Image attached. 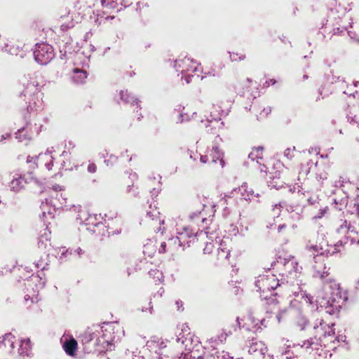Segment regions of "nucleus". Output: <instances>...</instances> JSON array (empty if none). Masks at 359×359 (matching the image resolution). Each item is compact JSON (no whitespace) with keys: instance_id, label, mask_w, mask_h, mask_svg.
I'll return each mask as SVG.
<instances>
[{"instance_id":"f257e3e1","label":"nucleus","mask_w":359,"mask_h":359,"mask_svg":"<svg viewBox=\"0 0 359 359\" xmlns=\"http://www.w3.org/2000/svg\"><path fill=\"white\" fill-rule=\"evenodd\" d=\"M273 270H276L281 277L280 280L284 290L288 293V297L294 296V299L290 301V307H297V303L310 306L313 304V297L308 295L299 287V277L302 267L299 266L294 257L288 258L278 257L276 262L271 264Z\"/></svg>"},{"instance_id":"f03ea898","label":"nucleus","mask_w":359,"mask_h":359,"mask_svg":"<svg viewBox=\"0 0 359 359\" xmlns=\"http://www.w3.org/2000/svg\"><path fill=\"white\" fill-rule=\"evenodd\" d=\"M314 277L323 281V285L320 293L321 304L326 308L329 314L338 313L342 307L344 302L347 299V294L344 292L340 285L332 278H327L328 271L325 267L323 271L316 269Z\"/></svg>"},{"instance_id":"7ed1b4c3","label":"nucleus","mask_w":359,"mask_h":359,"mask_svg":"<svg viewBox=\"0 0 359 359\" xmlns=\"http://www.w3.org/2000/svg\"><path fill=\"white\" fill-rule=\"evenodd\" d=\"M337 233L339 235L341 240L334 245H326L325 247L317 245H307L308 251L313 257L316 263L324 262V257L334 255L341 251L343 243L350 241L351 244L359 243V237L355 228L347 221H341V224L337 229Z\"/></svg>"},{"instance_id":"20e7f679","label":"nucleus","mask_w":359,"mask_h":359,"mask_svg":"<svg viewBox=\"0 0 359 359\" xmlns=\"http://www.w3.org/2000/svg\"><path fill=\"white\" fill-rule=\"evenodd\" d=\"M124 336L123 328L116 323H104L103 325L96 326L95 330H88L82 337V341L85 344L95 340V344L103 348H108L113 342H116Z\"/></svg>"},{"instance_id":"39448f33","label":"nucleus","mask_w":359,"mask_h":359,"mask_svg":"<svg viewBox=\"0 0 359 359\" xmlns=\"http://www.w3.org/2000/svg\"><path fill=\"white\" fill-rule=\"evenodd\" d=\"M23 90L20 97H24L27 110L29 114L37 115L43 109V93L39 88V83L35 79L23 83Z\"/></svg>"},{"instance_id":"423d86ee","label":"nucleus","mask_w":359,"mask_h":359,"mask_svg":"<svg viewBox=\"0 0 359 359\" xmlns=\"http://www.w3.org/2000/svg\"><path fill=\"white\" fill-rule=\"evenodd\" d=\"M334 323H326L322 319H317L313 323L315 339H310L304 341L301 347L306 350L309 348L318 350L319 346H321V341L324 339L334 334Z\"/></svg>"},{"instance_id":"0eeeda50","label":"nucleus","mask_w":359,"mask_h":359,"mask_svg":"<svg viewBox=\"0 0 359 359\" xmlns=\"http://www.w3.org/2000/svg\"><path fill=\"white\" fill-rule=\"evenodd\" d=\"M212 228L207 229L205 231H198L190 226H184L182 229H177V238L180 245H182L184 248L189 247L191 243H194L196 241H203L205 238L210 239L217 238V236H213L214 233H210Z\"/></svg>"},{"instance_id":"6e6552de","label":"nucleus","mask_w":359,"mask_h":359,"mask_svg":"<svg viewBox=\"0 0 359 359\" xmlns=\"http://www.w3.org/2000/svg\"><path fill=\"white\" fill-rule=\"evenodd\" d=\"M281 280L276 277V275L273 273L271 269L265 271V273L259 275L255 281V286L257 288V291L266 294L271 290H273L280 286L283 288V284L280 283ZM264 299H267V295L261 294Z\"/></svg>"},{"instance_id":"1a4fd4ad","label":"nucleus","mask_w":359,"mask_h":359,"mask_svg":"<svg viewBox=\"0 0 359 359\" xmlns=\"http://www.w3.org/2000/svg\"><path fill=\"white\" fill-rule=\"evenodd\" d=\"M168 341L156 336L151 337L147 341L146 347L149 351L148 359H169L167 355Z\"/></svg>"},{"instance_id":"9d476101","label":"nucleus","mask_w":359,"mask_h":359,"mask_svg":"<svg viewBox=\"0 0 359 359\" xmlns=\"http://www.w3.org/2000/svg\"><path fill=\"white\" fill-rule=\"evenodd\" d=\"M76 208L78 209L76 219L80 224L86 226L88 231L95 233L98 229L103 226L104 217L101 214H91L86 210L81 209V206Z\"/></svg>"},{"instance_id":"9b49d317","label":"nucleus","mask_w":359,"mask_h":359,"mask_svg":"<svg viewBox=\"0 0 359 359\" xmlns=\"http://www.w3.org/2000/svg\"><path fill=\"white\" fill-rule=\"evenodd\" d=\"M198 67L196 61L187 57L176 60L174 65L176 72L181 74V80H184L186 83H190L193 74L198 70Z\"/></svg>"},{"instance_id":"f8f14e48","label":"nucleus","mask_w":359,"mask_h":359,"mask_svg":"<svg viewBox=\"0 0 359 359\" xmlns=\"http://www.w3.org/2000/svg\"><path fill=\"white\" fill-rule=\"evenodd\" d=\"M33 54L35 61L41 65L48 64L55 57L53 47L46 43H36Z\"/></svg>"},{"instance_id":"ddd939ff","label":"nucleus","mask_w":359,"mask_h":359,"mask_svg":"<svg viewBox=\"0 0 359 359\" xmlns=\"http://www.w3.org/2000/svg\"><path fill=\"white\" fill-rule=\"evenodd\" d=\"M35 284V288L32 287V290H29V288L27 289V294L24 297V301L25 304L29 306V302L31 304L37 303L39 301L38 299V292L39 289H41L45 285V281L42 280V278L39 276H34L32 275L29 280H27V283L26 284L28 287H31L32 284Z\"/></svg>"},{"instance_id":"4468645a","label":"nucleus","mask_w":359,"mask_h":359,"mask_svg":"<svg viewBox=\"0 0 359 359\" xmlns=\"http://www.w3.org/2000/svg\"><path fill=\"white\" fill-rule=\"evenodd\" d=\"M226 196L252 201L255 198H259L260 194H255L252 188L249 187L246 183H243L240 187L232 189Z\"/></svg>"},{"instance_id":"2eb2a0df","label":"nucleus","mask_w":359,"mask_h":359,"mask_svg":"<svg viewBox=\"0 0 359 359\" xmlns=\"http://www.w3.org/2000/svg\"><path fill=\"white\" fill-rule=\"evenodd\" d=\"M294 177L290 175V170L283 166L281 170L276 171L273 175L271 180L269 181V187L279 189L283 187L286 182L292 181Z\"/></svg>"},{"instance_id":"dca6fc26","label":"nucleus","mask_w":359,"mask_h":359,"mask_svg":"<svg viewBox=\"0 0 359 359\" xmlns=\"http://www.w3.org/2000/svg\"><path fill=\"white\" fill-rule=\"evenodd\" d=\"M18 341L19 339L11 333L6 334L0 342V353L4 352L13 357H17Z\"/></svg>"},{"instance_id":"f3484780","label":"nucleus","mask_w":359,"mask_h":359,"mask_svg":"<svg viewBox=\"0 0 359 359\" xmlns=\"http://www.w3.org/2000/svg\"><path fill=\"white\" fill-rule=\"evenodd\" d=\"M177 343L179 345L182 346V348H184V350L187 351V353H182L178 359H191L192 358L191 353L198 345V340L196 339L194 340L193 336L189 334L185 337H182L178 338ZM193 358H195V356H193Z\"/></svg>"},{"instance_id":"a211bd4d","label":"nucleus","mask_w":359,"mask_h":359,"mask_svg":"<svg viewBox=\"0 0 359 359\" xmlns=\"http://www.w3.org/2000/svg\"><path fill=\"white\" fill-rule=\"evenodd\" d=\"M270 304L271 306V312L275 313L277 321L280 323L287 316L289 312L287 303L285 302L283 298L280 299H272Z\"/></svg>"},{"instance_id":"6ab92c4d","label":"nucleus","mask_w":359,"mask_h":359,"mask_svg":"<svg viewBox=\"0 0 359 359\" xmlns=\"http://www.w3.org/2000/svg\"><path fill=\"white\" fill-rule=\"evenodd\" d=\"M208 154H199L200 161L202 163H206L209 161V157L212 163H217L218 161L222 168L224 166V161L223 160L224 154L219 149L217 146H213L212 148L208 151Z\"/></svg>"},{"instance_id":"aec40b11","label":"nucleus","mask_w":359,"mask_h":359,"mask_svg":"<svg viewBox=\"0 0 359 359\" xmlns=\"http://www.w3.org/2000/svg\"><path fill=\"white\" fill-rule=\"evenodd\" d=\"M210 233H214L213 236H217V238L215 239V244L218 245L217 248V259L219 260L227 259L230 255V250L226 247V242L221 239L219 236V232L217 231L215 227H212Z\"/></svg>"},{"instance_id":"412c9836","label":"nucleus","mask_w":359,"mask_h":359,"mask_svg":"<svg viewBox=\"0 0 359 359\" xmlns=\"http://www.w3.org/2000/svg\"><path fill=\"white\" fill-rule=\"evenodd\" d=\"M45 122V118L39 114L36 118H34L30 122L27 123L25 126L34 138L41 132Z\"/></svg>"},{"instance_id":"4be33fe9","label":"nucleus","mask_w":359,"mask_h":359,"mask_svg":"<svg viewBox=\"0 0 359 359\" xmlns=\"http://www.w3.org/2000/svg\"><path fill=\"white\" fill-rule=\"evenodd\" d=\"M53 148L48 149L44 153H41L36 156V166H44L48 170H50L53 165L54 158L52 156Z\"/></svg>"},{"instance_id":"5701e85b","label":"nucleus","mask_w":359,"mask_h":359,"mask_svg":"<svg viewBox=\"0 0 359 359\" xmlns=\"http://www.w3.org/2000/svg\"><path fill=\"white\" fill-rule=\"evenodd\" d=\"M48 199L50 201V205L57 210H70L72 206L68 203L65 193H60L58 196H49Z\"/></svg>"},{"instance_id":"b1692460","label":"nucleus","mask_w":359,"mask_h":359,"mask_svg":"<svg viewBox=\"0 0 359 359\" xmlns=\"http://www.w3.org/2000/svg\"><path fill=\"white\" fill-rule=\"evenodd\" d=\"M248 159L253 163L258 165L257 168L260 172H266L265 165L263 164V147H258L252 150L248 155Z\"/></svg>"},{"instance_id":"393cba45","label":"nucleus","mask_w":359,"mask_h":359,"mask_svg":"<svg viewBox=\"0 0 359 359\" xmlns=\"http://www.w3.org/2000/svg\"><path fill=\"white\" fill-rule=\"evenodd\" d=\"M102 6L108 10L118 12L127 6L124 0H100Z\"/></svg>"},{"instance_id":"a878e982","label":"nucleus","mask_w":359,"mask_h":359,"mask_svg":"<svg viewBox=\"0 0 359 359\" xmlns=\"http://www.w3.org/2000/svg\"><path fill=\"white\" fill-rule=\"evenodd\" d=\"M40 208L41 210V216L43 219H48L53 218L55 213L57 210L55 207L50 205V201L46 198L45 201H43L41 204Z\"/></svg>"},{"instance_id":"bb28decb","label":"nucleus","mask_w":359,"mask_h":359,"mask_svg":"<svg viewBox=\"0 0 359 359\" xmlns=\"http://www.w3.org/2000/svg\"><path fill=\"white\" fill-rule=\"evenodd\" d=\"M50 247V232L48 229H44L39 236L38 248L41 250L49 251Z\"/></svg>"},{"instance_id":"cd10ccee","label":"nucleus","mask_w":359,"mask_h":359,"mask_svg":"<svg viewBox=\"0 0 359 359\" xmlns=\"http://www.w3.org/2000/svg\"><path fill=\"white\" fill-rule=\"evenodd\" d=\"M248 352L250 354L260 355L264 357L267 352V347L261 341H252L249 347Z\"/></svg>"},{"instance_id":"c85d7f7f","label":"nucleus","mask_w":359,"mask_h":359,"mask_svg":"<svg viewBox=\"0 0 359 359\" xmlns=\"http://www.w3.org/2000/svg\"><path fill=\"white\" fill-rule=\"evenodd\" d=\"M284 208L287 212L291 214V217L293 219H299L302 213L303 212V205L299 203H286L284 202Z\"/></svg>"},{"instance_id":"c756f323","label":"nucleus","mask_w":359,"mask_h":359,"mask_svg":"<svg viewBox=\"0 0 359 359\" xmlns=\"http://www.w3.org/2000/svg\"><path fill=\"white\" fill-rule=\"evenodd\" d=\"M145 219L147 222H151L154 224H163L164 219L161 217L160 212L156 208L150 207V210L147 212Z\"/></svg>"},{"instance_id":"7c9ffc66","label":"nucleus","mask_w":359,"mask_h":359,"mask_svg":"<svg viewBox=\"0 0 359 359\" xmlns=\"http://www.w3.org/2000/svg\"><path fill=\"white\" fill-rule=\"evenodd\" d=\"M32 346L29 339H19L17 348V356H28L31 352Z\"/></svg>"},{"instance_id":"2f4dec72","label":"nucleus","mask_w":359,"mask_h":359,"mask_svg":"<svg viewBox=\"0 0 359 359\" xmlns=\"http://www.w3.org/2000/svg\"><path fill=\"white\" fill-rule=\"evenodd\" d=\"M27 183L24 177L20 175H15L9 184L10 189L14 192H19L24 189Z\"/></svg>"},{"instance_id":"473e14b6","label":"nucleus","mask_w":359,"mask_h":359,"mask_svg":"<svg viewBox=\"0 0 359 359\" xmlns=\"http://www.w3.org/2000/svg\"><path fill=\"white\" fill-rule=\"evenodd\" d=\"M231 334V332L229 331L226 332V331H222L217 336L215 337H212L207 341L208 348H212V349L216 348V346L219 344L224 343L227 337Z\"/></svg>"},{"instance_id":"72a5a7b5","label":"nucleus","mask_w":359,"mask_h":359,"mask_svg":"<svg viewBox=\"0 0 359 359\" xmlns=\"http://www.w3.org/2000/svg\"><path fill=\"white\" fill-rule=\"evenodd\" d=\"M250 323L247 329L252 332H257L262 328V326L266 327L264 325L265 320L257 318L255 315H250L248 319Z\"/></svg>"},{"instance_id":"f704fd0d","label":"nucleus","mask_w":359,"mask_h":359,"mask_svg":"<svg viewBox=\"0 0 359 359\" xmlns=\"http://www.w3.org/2000/svg\"><path fill=\"white\" fill-rule=\"evenodd\" d=\"M77 341L74 338L66 339L63 343V348L65 353L69 355H74L77 349Z\"/></svg>"},{"instance_id":"c9c22d12","label":"nucleus","mask_w":359,"mask_h":359,"mask_svg":"<svg viewBox=\"0 0 359 359\" xmlns=\"http://www.w3.org/2000/svg\"><path fill=\"white\" fill-rule=\"evenodd\" d=\"M294 313L296 314L294 319V323L296 326L299 327L300 330H305L309 325V320L307 318L302 314V311L299 310H295Z\"/></svg>"},{"instance_id":"e433bc0d","label":"nucleus","mask_w":359,"mask_h":359,"mask_svg":"<svg viewBox=\"0 0 359 359\" xmlns=\"http://www.w3.org/2000/svg\"><path fill=\"white\" fill-rule=\"evenodd\" d=\"M15 138L21 142L28 143L33 137L32 135L27 131L25 126L18 129L15 133Z\"/></svg>"},{"instance_id":"4c0bfd02","label":"nucleus","mask_w":359,"mask_h":359,"mask_svg":"<svg viewBox=\"0 0 359 359\" xmlns=\"http://www.w3.org/2000/svg\"><path fill=\"white\" fill-rule=\"evenodd\" d=\"M3 50L11 55L19 56L21 58L24 57L26 55V50L18 46L6 44Z\"/></svg>"},{"instance_id":"58836bf2","label":"nucleus","mask_w":359,"mask_h":359,"mask_svg":"<svg viewBox=\"0 0 359 359\" xmlns=\"http://www.w3.org/2000/svg\"><path fill=\"white\" fill-rule=\"evenodd\" d=\"M220 121L221 118L219 116L210 114V119H207L206 122L208 124L205 123V126L206 128H210V130L221 128L224 126V123Z\"/></svg>"},{"instance_id":"ea45409f","label":"nucleus","mask_w":359,"mask_h":359,"mask_svg":"<svg viewBox=\"0 0 359 359\" xmlns=\"http://www.w3.org/2000/svg\"><path fill=\"white\" fill-rule=\"evenodd\" d=\"M87 78V72L79 69H74L72 76V81L76 83H83Z\"/></svg>"},{"instance_id":"a19ab883","label":"nucleus","mask_w":359,"mask_h":359,"mask_svg":"<svg viewBox=\"0 0 359 359\" xmlns=\"http://www.w3.org/2000/svg\"><path fill=\"white\" fill-rule=\"evenodd\" d=\"M168 252L173 253L178 250L180 248L184 249L182 245H180L177 237H172L169 238L168 241Z\"/></svg>"},{"instance_id":"79ce46f5","label":"nucleus","mask_w":359,"mask_h":359,"mask_svg":"<svg viewBox=\"0 0 359 359\" xmlns=\"http://www.w3.org/2000/svg\"><path fill=\"white\" fill-rule=\"evenodd\" d=\"M121 100L125 103H130L132 105L135 104H137L138 101L137 98H135L128 90H121L119 93Z\"/></svg>"},{"instance_id":"37998d69","label":"nucleus","mask_w":359,"mask_h":359,"mask_svg":"<svg viewBox=\"0 0 359 359\" xmlns=\"http://www.w3.org/2000/svg\"><path fill=\"white\" fill-rule=\"evenodd\" d=\"M349 123L359 128V107L349 111L347 115Z\"/></svg>"},{"instance_id":"c03bdc74","label":"nucleus","mask_w":359,"mask_h":359,"mask_svg":"<svg viewBox=\"0 0 359 359\" xmlns=\"http://www.w3.org/2000/svg\"><path fill=\"white\" fill-rule=\"evenodd\" d=\"M155 248V242L153 241H149L146 244H144L143 252L149 257H151L156 252Z\"/></svg>"},{"instance_id":"a18cd8bd","label":"nucleus","mask_w":359,"mask_h":359,"mask_svg":"<svg viewBox=\"0 0 359 359\" xmlns=\"http://www.w3.org/2000/svg\"><path fill=\"white\" fill-rule=\"evenodd\" d=\"M48 262V255L44 254L38 261L35 262L36 268L41 271L46 269Z\"/></svg>"},{"instance_id":"49530a36","label":"nucleus","mask_w":359,"mask_h":359,"mask_svg":"<svg viewBox=\"0 0 359 359\" xmlns=\"http://www.w3.org/2000/svg\"><path fill=\"white\" fill-rule=\"evenodd\" d=\"M113 16L105 15L103 12H97L96 14V18H95V22L97 25H100L102 23H104L109 19H113Z\"/></svg>"},{"instance_id":"de8ad7c7","label":"nucleus","mask_w":359,"mask_h":359,"mask_svg":"<svg viewBox=\"0 0 359 359\" xmlns=\"http://www.w3.org/2000/svg\"><path fill=\"white\" fill-rule=\"evenodd\" d=\"M49 196H58L60 193H65L63 187L59 184L53 185L48 190Z\"/></svg>"},{"instance_id":"09e8293b","label":"nucleus","mask_w":359,"mask_h":359,"mask_svg":"<svg viewBox=\"0 0 359 359\" xmlns=\"http://www.w3.org/2000/svg\"><path fill=\"white\" fill-rule=\"evenodd\" d=\"M205 239H208V241L205 243V247L203 249L205 254H210L212 252L213 248L215 244V239H210L209 238H205L203 241H204Z\"/></svg>"},{"instance_id":"8fccbe9b","label":"nucleus","mask_w":359,"mask_h":359,"mask_svg":"<svg viewBox=\"0 0 359 359\" xmlns=\"http://www.w3.org/2000/svg\"><path fill=\"white\" fill-rule=\"evenodd\" d=\"M149 273V276L156 281L162 282L163 280V273L158 269H151Z\"/></svg>"},{"instance_id":"3c124183","label":"nucleus","mask_w":359,"mask_h":359,"mask_svg":"<svg viewBox=\"0 0 359 359\" xmlns=\"http://www.w3.org/2000/svg\"><path fill=\"white\" fill-rule=\"evenodd\" d=\"M283 208L284 203H279L278 204H275L271 210L273 216L277 218L279 217L281 213V210Z\"/></svg>"},{"instance_id":"603ef678","label":"nucleus","mask_w":359,"mask_h":359,"mask_svg":"<svg viewBox=\"0 0 359 359\" xmlns=\"http://www.w3.org/2000/svg\"><path fill=\"white\" fill-rule=\"evenodd\" d=\"M230 60L232 62L242 61L245 59V55L234 52H229Z\"/></svg>"},{"instance_id":"864d4df0","label":"nucleus","mask_w":359,"mask_h":359,"mask_svg":"<svg viewBox=\"0 0 359 359\" xmlns=\"http://www.w3.org/2000/svg\"><path fill=\"white\" fill-rule=\"evenodd\" d=\"M182 109H184V107H182ZM181 109H182L181 107H180L178 109H175V111H177L180 112V114H179L178 118H177V122L183 123L185 121H189L191 119L190 116L186 113H182Z\"/></svg>"},{"instance_id":"5fc2aeb1","label":"nucleus","mask_w":359,"mask_h":359,"mask_svg":"<svg viewBox=\"0 0 359 359\" xmlns=\"http://www.w3.org/2000/svg\"><path fill=\"white\" fill-rule=\"evenodd\" d=\"M206 208V205H203V210L201 212H193L190 215V218L191 219H196L197 217H199L202 222H204L206 219V214L205 213L204 208Z\"/></svg>"},{"instance_id":"6e6d98bb","label":"nucleus","mask_w":359,"mask_h":359,"mask_svg":"<svg viewBox=\"0 0 359 359\" xmlns=\"http://www.w3.org/2000/svg\"><path fill=\"white\" fill-rule=\"evenodd\" d=\"M316 180L323 183L327 178V173L324 170H318L316 174Z\"/></svg>"},{"instance_id":"4d7b16f0","label":"nucleus","mask_w":359,"mask_h":359,"mask_svg":"<svg viewBox=\"0 0 359 359\" xmlns=\"http://www.w3.org/2000/svg\"><path fill=\"white\" fill-rule=\"evenodd\" d=\"M353 88H359V81H356L352 86H348V90H344V93L345 94H347L349 96L352 95V96L355 97V94L358 93V90L353 91L352 90Z\"/></svg>"},{"instance_id":"13d9d810","label":"nucleus","mask_w":359,"mask_h":359,"mask_svg":"<svg viewBox=\"0 0 359 359\" xmlns=\"http://www.w3.org/2000/svg\"><path fill=\"white\" fill-rule=\"evenodd\" d=\"M216 358L217 359H233V357L230 356L229 353L222 351L216 352Z\"/></svg>"},{"instance_id":"bf43d9fd","label":"nucleus","mask_w":359,"mask_h":359,"mask_svg":"<svg viewBox=\"0 0 359 359\" xmlns=\"http://www.w3.org/2000/svg\"><path fill=\"white\" fill-rule=\"evenodd\" d=\"M347 181L346 177H344L343 176H339L338 180H335L334 182V186L336 187H341L344 186V183H346Z\"/></svg>"},{"instance_id":"052dcab7","label":"nucleus","mask_w":359,"mask_h":359,"mask_svg":"<svg viewBox=\"0 0 359 359\" xmlns=\"http://www.w3.org/2000/svg\"><path fill=\"white\" fill-rule=\"evenodd\" d=\"M295 150V147L287 148L284 151V156H285L288 159L292 158L294 156V152Z\"/></svg>"},{"instance_id":"680f3d73","label":"nucleus","mask_w":359,"mask_h":359,"mask_svg":"<svg viewBox=\"0 0 359 359\" xmlns=\"http://www.w3.org/2000/svg\"><path fill=\"white\" fill-rule=\"evenodd\" d=\"M125 359H144V357L139 353H128L126 355Z\"/></svg>"},{"instance_id":"e2e57ef3","label":"nucleus","mask_w":359,"mask_h":359,"mask_svg":"<svg viewBox=\"0 0 359 359\" xmlns=\"http://www.w3.org/2000/svg\"><path fill=\"white\" fill-rule=\"evenodd\" d=\"M117 216V212L116 211H110L108 214L105 213L104 217V221L113 219L114 218H116Z\"/></svg>"},{"instance_id":"0e129e2a","label":"nucleus","mask_w":359,"mask_h":359,"mask_svg":"<svg viewBox=\"0 0 359 359\" xmlns=\"http://www.w3.org/2000/svg\"><path fill=\"white\" fill-rule=\"evenodd\" d=\"M168 252V242H162L158 248L159 253H165Z\"/></svg>"},{"instance_id":"69168bd1","label":"nucleus","mask_w":359,"mask_h":359,"mask_svg":"<svg viewBox=\"0 0 359 359\" xmlns=\"http://www.w3.org/2000/svg\"><path fill=\"white\" fill-rule=\"evenodd\" d=\"M117 158L115 156L111 155L109 159H106L104 161L105 164L107 166L112 165L114 162H116Z\"/></svg>"},{"instance_id":"338daca9","label":"nucleus","mask_w":359,"mask_h":359,"mask_svg":"<svg viewBox=\"0 0 359 359\" xmlns=\"http://www.w3.org/2000/svg\"><path fill=\"white\" fill-rule=\"evenodd\" d=\"M271 107H265L263 109V110L261 111L259 115L261 117H265L268 114H269L271 113Z\"/></svg>"},{"instance_id":"774afa93","label":"nucleus","mask_w":359,"mask_h":359,"mask_svg":"<svg viewBox=\"0 0 359 359\" xmlns=\"http://www.w3.org/2000/svg\"><path fill=\"white\" fill-rule=\"evenodd\" d=\"M97 170V166L95 163H90L88 166V171L90 173H95Z\"/></svg>"}]
</instances>
